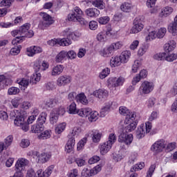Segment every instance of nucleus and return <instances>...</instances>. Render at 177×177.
Instances as JSON below:
<instances>
[{
  "instance_id": "nucleus-1",
  "label": "nucleus",
  "mask_w": 177,
  "mask_h": 177,
  "mask_svg": "<svg viewBox=\"0 0 177 177\" xmlns=\"http://www.w3.org/2000/svg\"><path fill=\"white\" fill-rule=\"evenodd\" d=\"M68 20V21H77L82 26H88V21L84 18V12L78 6L75 7L72 12L69 13Z\"/></svg>"
},
{
  "instance_id": "nucleus-2",
  "label": "nucleus",
  "mask_w": 177,
  "mask_h": 177,
  "mask_svg": "<svg viewBox=\"0 0 177 177\" xmlns=\"http://www.w3.org/2000/svg\"><path fill=\"white\" fill-rule=\"evenodd\" d=\"M39 16H41L43 20L39 24V28L41 30H46V28L50 27V26L55 23L53 17L45 12H39Z\"/></svg>"
},
{
  "instance_id": "nucleus-3",
  "label": "nucleus",
  "mask_w": 177,
  "mask_h": 177,
  "mask_svg": "<svg viewBox=\"0 0 177 177\" xmlns=\"http://www.w3.org/2000/svg\"><path fill=\"white\" fill-rule=\"evenodd\" d=\"M153 91H154V83L145 80L141 84L138 89V95L140 96L150 95Z\"/></svg>"
},
{
  "instance_id": "nucleus-4",
  "label": "nucleus",
  "mask_w": 177,
  "mask_h": 177,
  "mask_svg": "<svg viewBox=\"0 0 177 177\" xmlns=\"http://www.w3.org/2000/svg\"><path fill=\"white\" fill-rule=\"evenodd\" d=\"M32 157L35 160L36 162L39 164H45L48 162V160H50L52 153L50 152H43L41 154L37 151H34L32 153Z\"/></svg>"
},
{
  "instance_id": "nucleus-5",
  "label": "nucleus",
  "mask_w": 177,
  "mask_h": 177,
  "mask_svg": "<svg viewBox=\"0 0 177 177\" xmlns=\"http://www.w3.org/2000/svg\"><path fill=\"white\" fill-rule=\"evenodd\" d=\"M136 118V115L134 113L131 114V117L127 116L124 120V124L127 125L125 127V131L127 133H129V132H133L136 129V127H138V123L135 122V119Z\"/></svg>"
},
{
  "instance_id": "nucleus-6",
  "label": "nucleus",
  "mask_w": 177,
  "mask_h": 177,
  "mask_svg": "<svg viewBox=\"0 0 177 177\" xmlns=\"http://www.w3.org/2000/svg\"><path fill=\"white\" fill-rule=\"evenodd\" d=\"M65 113L66 109H64L63 106L53 109L50 115V124H53V125L56 124L59 120V116L64 115Z\"/></svg>"
},
{
  "instance_id": "nucleus-7",
  "label": "nucleus",
  "mask_w": 177,
  "mask_h": 177,
  "mask_svg": "<svg viewBox=\"0 0 177 177\" xmlns=\"http://www.w3.org/2000/svg\"><path fill=\"white\" fill-rule=\"evenodd\" d=\"M10 118H15L14 120V124L16 127H21L26 122L24 115H22L21 112L18 110H14L10 113Z\"/></svg>"
},
{
  "instance_id": "nucleus-8",
  "label": "nucleus",
  "mask_w": 177,
  "mask_h": 177,
  "mask_svg": "<svg viewBox=\"0 0 177 177\" xmlns=\"http://www.w3.org/2000/svg\"><path fill=\"white\" fill-rule=\"evenodd\" d=\"M145 28L143 21L140 17H137L133 22V26L130 30V34H139Z\"/></svg>"
},
{
  "instance_id": "nucleus-9",
  "label": "nucleus",
  "mask_w": 177,
  "mask_h": 177,
  "mask_svg": "<svg viewBox=\"0 0 177 177\" xmlns=\"http://www.w3.org/2000/svg\"><path fill=\"white\" fill-rule=\"evenodd\" d=\"M165 140L163 139L157 140L151 146V151L155 154L162 153L165 150Z\"/></svg>"
},
{
  "instance_id": "nucleus-10",
  "label": "nucleus",
  "mask_w": 177,
  "mask_h": 177,
  "mask_svg": "<svg viewBox=\"0 0 177 177\" xmlns=\"http://www.w3.org/2000/svg\"><path fill=\"white\" fill-rule=\"evenodd\" d=\"M71 82H73V77L68 75H64L57 78L56 84L57 86H66V85H70Z\"/></svg>"
},
{
  "instance_id": "nucleus-11",
  "label": "nucleus",
  "mask_w": 177,
  "mask_h": 177,
  "mask_svg": "<svg viewBox=\"0 0 177 177\" xmlns=\"http://www.w3.org/2000/svg\"><path fill=\"white\" fill-rule=\"evenodd\" d=\"M28 164H30V161L28 160L25 158H19L15 162V171L23 172Z\"/></svg>"
},
{
  "instance_id": "nucleus-12",
  "label": "nucleus",
  "mask_w": 177,
  "mask_h": 177,
  "mask_svg": "<svg viewBox=\"0 0 177 177\" xmlns=\"http://www.w3.org/2000/svg\"><path fill=\"white\" fill-rule=\"evenodd\" d=\"M30 27H31V24L30 23H26L24 24L19 30H15L11 32V35L12 37H16V35H22L26 37V32L30 30Z\"/></svg>"
},
{
  "instance_id": "nucleus-13",
  "label": "nucleus",
  "mask_w": 177,
  "mask_h": 177,
  "mask_svg": "<svg viewBox=\"0 0 177 177\" xmlns=\"http://www.w3.org/2000/svg\"><path fill=\"white\" fill-rule=\"evenodd\" d=\"M109 85H112L114 88H117L118 86H122L124 83L125 82V79L122 77H109L107 80Z\"/></svg>"
},
{
  "instance_id": "nucleus-14",
  "label": "nucleus",
  "mask_w": 177,
  "mask_h": 177,
  "mask_svg": "<svg viewBox=\"0 0 177 177\" xmlns=\"http://www.w3.org/2000/svg\"><path fill=\"white\" fill-rule=\"evenodd\" d=\"M120 143H125L127 146H129L133 142V135L122 133L118 137Z\"/></svg>"
},
{
  "instance_id": "nucleus-15",
  "label": "nucleus",
  "mask_w": 177,
  "mask_h": 177,
  "mask_svg": "<svg viewBox=\"0 0 177 177\" xmlns=\"http://www.w3.org/2000/svg\"><path fill=\"white\" fill-rule=\"evenodd\" d=\"M26 53L29 57H32L38 53H42V48L38 46H31L26 48Z\"/></svg>"
},
{
  "instance_id": "nucleus-16",
  "label": "nucleus",
  "mask_w": 177,
  "mask_h": 177,
  "mask_svg": "<svg viewBox=\"0 0 177 177\" xmlns=\"http://www.w3.org/2000/svg\"><path fill=\"white\" fill-rule=\"evenodd\" d=\"M93 95L95 96V97H98L100 100H104L109 97V91L103 88H100L93 91Z\"/></svg>"
},
{
  "instance_id": "nucleus-17",
  "label": "nucleus",
  "mask_w": 177,
  "mask_h": 177,
  "mask_svg": "<svg viewBox=\"0 0 177 177\" xmlns=\"http://www.w3.org/2000/svg\"><path fill=\"white\" fill-rule=\"evenodd\" d=\"M54 168L55 167H53V165H51L46 168L45 171H43L42 169H40L37 170V176H36V177H49L50 175H52Z\"/></svg>"
},
{
  "instance_id": "nucleus-18",
  "label": "nucleus",
  "mask_w": 177,
  "mask_h": 177,
  "mask_svg": "<svg viewBox=\"0 0 177 177\" xmlns=\"http://www.w3.org/2000/svg\"><path fill=\"white\" fill-rule=\"evenodd\" d=\"M13 81L11 79L6 77L3 75H0V89H5L6 86L12 85Z\"/></svg>"
},
{
  "instance_id": "nucleus-19",
  "label": "nucleus",
  "mask_w": 177,
  "mask_h": 177,
  "mask_svg": "<svg viewBox=\"0 0 177 177\" xmlns=\"http://www.w3.org/2000/svg\"><path fill=\"white\" fill-rule=\"evenodd\" d=\"M147 30L148 32L145 37V41L147 42H150L157 38V32L154 30H152L151 27L148 28Z\"/></svg>"
},
{
  "instance_id": "nucleus-20",
  "label": "nucleus",
  "mask_w": 177,
  "mask_h": 177,
  "mask_svg": "<svg viewBox=\"0 0 177 177\" xmlns=\"http://www.w3.org/2000/svg\"><path fill=\"white\" fill-rule=\"evenodd\" d=\"M174 12V8L171 6H166L162 8L159 14L160 17H168Z\"/></svg>"
},
{
  "instance_id": "nucleus-21",
  "label": "nucleus",
  "mask_w": 177,
  "mask_h": 177,
  "mask_svg": "<svg viewBox=\"0 0 177 177\" xmlns=\"http://www.w3.org/2000/svg\"><path fill=\"white\" fill-rule=\"evenodd\" d=\"M85 13L88 17H97L100 15V10L95 8H91L86 9Z\"/></svg>"
},
{
  "instance_id": "nucleus-22",
  "label": "nucleus",
  "mask_w": 177,
  "mask_h": 177,
  "mask_svg": "<svg viewBox=\"0 0 177 177\" xmlns=\"http://www.w3.org/2000/svg\"><path fill=\"white\" fill-rule=\"evenodd\" d=\"M111 147H113L109 142H105L100 145V151L102 156H104V154H107L111 150Z\"/></svg>"
},
{
  "instance_id": "nucleus-23",
  "label": "nucleus",
  "mask_w": 177,
  "mask_h": 177,
  "mask_svg": "<svg viewBox=\"0 0 177 177\" xmlns=\"http://www.w3.org/2000/svg\"><path fill=\"white\" fill-rule=\"evenodd\" d=\"M175 48H176V42L174 40H170L165 44L164 50L166 53H169V52H172Z\"/></svg>"
},
{
  "instance_id": "nucleus-24",
  "label": "nucleus",
  "mask_w": 177,
  "mask_h": 177,
  "mask_svg": "<svg viewBox=\"0 0 177 177\" xmlns=\"http://www.w3.org/2000/svg\"><path fill=\"white\" fill-rule=\"evenodd\" d=\"M64 70V66L63 65L59 64L54 66L51 71V75L56 77L60 75Z\"/></svg>"
},
{
  "instance_id": "nucleus-25",
  "label": "nucleus",
  "mask_w": 177,
  "mask_h": 177,
  "mask_svg": "<svg viewBox=\"0 0 177 177\" xmlns=\"http://www.w3.org/2000/svg\"><path fill=\"white\" fill-rule=\"evenodd\" d=\"M74 146H75V139L70 138L65 145V151L66 153H71L74 150Z\"/></svg>"
},
{
  "instance_id": "nucleus-26",
  "label": "nucleus",
  "mask_w": 177,
  "mask_h": 177,
  "mask_svg": "<svg viewBox=\"0 0 177 177\" xmlns=\"http://www.w3.org/2000/svg\"><path fill=\"white\" fill-rule=\"evenodd\" d=\"M119 113L120 114H121V115H125L126 118L127 117H129L131 118V117H132V114H133L134 115H136V112L129 111V109H128V108L125 106H120Z\"/></svg>"
},
{
  "instance_id": "nucleus-27",
  "label": "nucleus",
  "mask_w": 177,
  "mask_h": 177,
  "mask_svg": "<svg viewBox=\"0 0 177 177\" xmlns=\"http://www.w3.org/2000/svg\"><path fill=\"white\" fill-rule=\"evenodd\" d=\"M67 59V51L62 50L55 57L56 63H63Z\"/></svg>"
},
{
  "instance_id": "nucleus-28",
  "label": "nucleus",
  "mask_w": 177,
  "mask_h": 177,
  "mask_svg": "<svg viewBox=\"0 0 177 177\" xmlns=\"http://www.w3.org/2000/svg\"><path fill=\"white\" fill-rule=\"evenodd\" d=\"M129 57H131V51L129 50H124L122 52V53L119 56L121 62L123 64L128 63V62L129 61Z\"/></svg>"
},
{
  "instance_id": "nucleus-29",
  "label": "nucleus",
  "mask_w": 177,
  "mask_h": 177,
  "mask_svg": "<svg viewBox=\"0 0 177 177\" xmlns=\"http://www.w3.org/2000/svg\"><path fill=\"white\" fill-rule=\"evenodd\" d=\"M17 82L19 85V88H21V89H23L24 91H26V89L28 88V85H30V80L25 77L17 80Z\"/></svg>"
},
{
  "instance_id": "nucleus-30",
  "label": "nucleus",
  "mask_w": 177,
  "mask_h": 177,
  "mask_svg": "<svg viewBox=\"0 0 177 177\" xmlns=\"http://www.w3.org/2000/svg\"><path fill=\"white\" fill-rule=\"evenodd\" d=\"M91 3L95 8H97V9H100V10H103V9H105L106 8V3H104V0H94Z\"/></svg>"
},
{
  "instance_id": "nucleus-31",
  "label": "nucleus",
  "mask_w": 177,
  "mask_h": 177,
  "mask_svg": "<svg viewBox=\"0 0 177 177\" xmlns=\"http://www.w3.org/2000/svg\"><path fill=\"white\" fill-rule=\"evenodd\" d=\"M88 137H89V135H87L79 141V142L77 145V151H82V149H84L85 145H86V142H88Z\"/></svg>"
},
{
  "instance_id": "nucleus-32",
  "label": "nucleus",
  "mask_w": 177,
  "mask_h": 177,
  "mask_svg": "<svg viewBox=\"0 0 177 177\" xmlns=\"http://www.w3.org/2000/svg\"><path fill=\"white\" fill-rule=\"evenodd\" d=\"M76 102L77 103H81L82 104L86 105L88 104V98H86V95L84 93H80L76 96Z\"/></svg>"
},
{
  "instance_id": "nucleus-33",
  "label": "nucleus",
  "mask_w": 177,
  "mask_h": 177,
  "mask_svg": "<svg viewBox=\"0 0 177 177\" xmlns=\"http://www.w3.org/2000/svg\"><path fill=\"white\" fill-rule=\"evenodd\" d=\"M122 63V62H121V59L118 56H114L111 58L110 66L112 68L118 67V66H121Z\"/></svg>"
},
{
  "instance_id": "nucleus-34",
  "label": "nucleus",
  "mask_w": 177,
  "mask_h": 177,
  "mask_svg": "<svg viewBox=\"0 0 177 177\" xmlns=\"http://www.w3.org/2000/svg\"><path fill=\"white\" fill-rule=\"evenodd\" d=\"M92 139L94 143H99L100 139H102V133L99 130H93Z\"/></svg>"
},
{
  "instance_id": "nucleus-35",
  "label": "nucleus",
  "mask_w": 177,
  "mask_h": 177,
  "mask_svg": "<svg viewBox=\"0 0 177 177\" xmlns=\"http://www.w3.org/2000/svg\"><path fill=\"white\" fill-rule=\"evenodd\" d=\"M145 135H146L145 124H141L137 129L136 136L138 139H142V138H145Z\"/></svg>"
},
{
  "instance_id": "nucleus-36",
  "label": "nucleus",
  "mask_w": 177,
  "mask_h": 177,
  "mask_svg": "<svg viewBox=\"0 0 177 177\" xmlns=\"http://www.w3.org/2000/svg\"><path fill=\"white\" fill-rule=\"evenodd\" d=\"M111 106H113V102H110L106 104V105L101 109L100 116L105 117L106 114L110 111V109H111Z\"/></svg>"
},
{
  "instance_id": "nucleus-37",
  "label": "nucleus",
  "mask_w": 177,
  "mask_h": 177,
  "mask_svg": "<svg viewBox=\"0 0 177 177\" xmlns=\"http://www.w3.org/2000/svg\"><path fill=\"white\" fill-rule=\"evenodd\" d=\"M88 121L90 122H95V121H97L99 118V112L96 111H92L91 109V112L89 113Z\"/></svg>"
},
{
  "instance_id": "nucleus-38",
  "label": "nucleus",
  "mask_w": 177,
  "mask_h": 177,
  "mask_svg": "<svg viewBox=\"0 0 177 177\" xmlns=\"http://www.w3.org/2000/svg\"><path fill=\"white\" fill-rule=\"evenodd\" d=\"M31 131L33 133H41L44 131V124L37 122V124L32 126Z\"/></svg>"
},
{
  "instance_id": "nucleus-39",
  "label": "nucleus",
  "mask_w": 177,
  "mask_h": 177,
  "mask_svg": "<svg viewBox=\"0 0 177 177\" xmlns=\"http://www.w3.org/2000/svg\"><path fill=\"white\" fill-rule=\"evenodd\" d=\"M91 108H82L77 110V113L80 117H88L91 113Z\"/></svg>"
},
{
  "instance_id": "nucleus-40",
  "label": "nucleus",
  "mask_w": 177,
  "mask_h": 177,
  "mask_svg": "<svg viewBox=\"0 0 177 177\" xmlns=\"http://www.w3.org/2000/svg\"><path fill=\"white\" fill-rule=\"evenodd\" d=\"M42 75L41 73H33L30 78V82L31 84H37L41 81Z\"/></svg>"
},
{
  "instance_id": "nucleus-41",
  "label": "nucleus",
  "mask_w": 177,
  "mask_h": 177,
  "mask_svg": "<svg viewBox=\"0 0 177 177\" xmlns=\"http://www.w3.org/2000/svg\"><path fill=\"white\" fill-rule=\"evenodd\" d=\"M176 149V142H169L167 144H165V151L167 153H169L171 151H173V150H175Z\"/></svg>"
},
{
  "instance_id": "nucleus-42",
  "label": "nucleus",
  "mask_w": 177,
  "mask_h": 177,
  "mask_svg": "<svg viewBox=\"0 0 177 177\" xmlns=\"http://www.w3.org/2000/svg\"><path fill=\"white\" fill-rule=\"evenodd\" d=\"M113 53V48L109 46L108 48H105L100 52V55L103 57H109L110 55Z\"/></svg>"
},
{
  "instance_id": "nucleus-43",
  "label": "nucleus",
  "mask_w": 177,
  "mask_h": 177,
  "mask_svg": "<svg viewBox=\"0 0 177 177\" xmlns=\"http://www.w3.org/2000/svg\"><path fill=\"white\" fill-rule=\"evenodd\" d=\"M50 136H51L50 131L46 130L44 132L39 134L37 138H38V139L45 140V139H49V138H50Z\"/></svg>"
},
{
  "instance_id": "nucleus-44",
  "label": "nucleus",
  "mask_w": 177,
  "mask_h": 177,
  "mask_svg": "<svg viewBox=\"0 0 177 177\" xmlns=\"http://www.w3.org/2000/svg\"><path fill=\"white\" fill-rule=\"evenodd\" d=\"M66 126L67 124H66V122H62L59 124H57L55 126V133L58 134L62 133V132H63L64 129H66Z\"/></svg>"
},
{
  "instance_id": "nucleus-45",
  "label": "nucleus",
  "mask_w": 177,
  "mask_h": 177,
  "mask_svg": "<svg viewBox=\"0 0 177 177\" xmlns=\"http://www.w3.org/2000/svg\"><path fill=\"white\" fill-rule=\"evenodd\" d=\"M156 103H157V99L154 97H151L146 101V104L148 109H153V106L156 105Z\"/></svg>"
},
{
  "instance_id": "nucleus-46",
  "label": "nucleus",
  "mask_w": 177,
  "mask_h": 177,
  "mask_svg": "<svg viewBox=\"0 0 177 177\" xmlns=\"http://www.w3.org/2000/svg\"><path fill=\"white\" fill-rule=\"evenodd\" d=\"M120 9L122 10V12H125L126 13H128L130 10H132V4L129 3H123L120 6Z\"/></svg>"
},
{
  "instance_id": "nucleus-47",
  "label": "nucleus",
  "mask_w": 177,
  "mask_h": 177,
  "mask_svg": "<svg viewBox=\"0 0 177 177\" xmlns=\"http://www.w3.org/2000/svg\"><path fill=\"white\" fill-rule=\"evenodd\" d=\"M39 114V112L38 111V109H35L32 113V115L29 116L28 118V124H32L37 120V116Z\"/></svg>"
},
{
  "instance_id": "nucleus-48",
  "label": "nucleus",
  "mask_w": 177,
  "mask_h": 177,
  "mask_svg": "<svg viewBox=\"0 0 177 177\" xmlns=\"http://www.w3.org/2000/svg\"><path fill=\"white\" fill-rule=\"evenodd\" d=\"M145 162H140L136 164L133 167L130 169L131 172H136L138 171H140L145 168Z\"/></svg>"
},
{
  "instance_id": "nucleus-49",
  "label": "nucleus",
  "mask_w": 177,
  "mask_h": 177,
  "mask_svg": "<svg viewBox=\"0 0 177 177\" xmlns=\"http://www.w3.org/2000/svg\"><path fill=\"white\" fill-rule=\"evenodd\" d=\"M15 38L12 41V45H17V44H21L24 39H26V37L23 35H16L14 36Z\"/></svg>"
},
{
  "instance_id": "nucleus-50",
  "label": "nucleus",
  "mask_w": 177,
  "mask_h": 177,
  "mask_svg": "<svg viewBox=\"0 0 177 177\" xmlns=\"http://www.w3.org/2000/svg\"><path fill=\"white\" fill-rule=\"evenodd\" d=\"M15 38L12 41V45H17V44H21L24 39H26V37L23 35H16L14 36Z\"/></svg>"
},
{
  "instance_id": "nucleus-51",
  "label": "nucleus",
  "mask_w": 177,
  "mask_h": 177,
  "mask_svg": "<svg viewBox=\"0 0 177 177\" xmlns=\"http://www.w3.org/2000/svg\"><path fill=\"white\" fill-rule=\"evenodd\" d=\"M110 68H104L99 74V78L100 80H104L107 76L110 75Z\"/></svg>"
},
{
  "instance_id": "nucleus-52",
  "label": "nucleus",
  "mask_w": 177,
  "mask_h": 177,
  "mask_svg": "<svg viewBox=\"0 0 177 177\" xmlns=\"http://www.w3.org/2000/svg\"><path fill=\"white\" fill-rule=\"evenodd\" d=\"M116 141H117V136H115V133H110L106 142L113 147V145L115 143Z\"/></svg>"
},
{
  "instance_id": "nucleus-53",
  "label": "nucleus",
  "mask_w": 177,
  "mask_h": 177,
  "mask_svg": "<svg viewBox=\"0 0 177 177\" xmlns=\"http://www.w3.org/2000/svg\"><path fill=\"white\" fill-rule=\"evenodd\" d=\"M59 45L60 46H68L71 45L72 42L71 40L68 38H63V39H59Z\"/></svg>"
},
{
  "instance_id": "nucleus-54",
  "label": "nucleus",
  "mask_w": 177,
  "mask_h": 177,
  "mask_svg": "<svg viewBox=\"0 0 177 177\" xmlns=\"http://www.w3.org/2000/svg\"><path fill=\"white\" fill-rule=\"evenodd\" d=\"M110 46L112 50H118L124 46V43L122 41H117L113 43Z\"/></svg>"
},
{
  "instance_id": "nucleus-55",
  "label": "nucleus",
  "mask_w": 177,
  "mask_h": 177,
  "mask_svg": "<svg viewBox=\"0 0 177 177\" xmlns=\"http://www.w3.org/2000/svg\"><path fill=\"white\" fill-rule=\"evenodd\" d=\"M69 114H77L78 113V109H77V104L75 102H72L68 107Z\"/></svg>"
},
{
  "instance_id": "nucleus-56",
  "label": "nucleus",
  "mask_w": 177,
  "mask_h": 177,
  "mask_svg": "<svg viewBox=\"0 0 177 177\" xmlns=\"http://www.w3.org/2000/svg\"><path fill=\"white\" fill-rule=\"evenodd\" d=\"M169 32H171L173 35H177V24L172 22L168 27Z\"/></svg>"
},
{
  "instance_id": "nucleus-57",
  "label": "nucleus",
  "mask_w": 177,
  "mask_h": 177,
  "mask_svg": "<svg viewBox=\"0 0 177 177\" xmlns=\"http://www.w3.org/2000/svg\"><path fill=\"white\" fill-rule=\"evenodd\" d=\"M46 117H48V114H46V112H42L41 113H40L37 119L38 124H44L46 122Z\"/></svg>"
},
{
  "instance_id": "nucleus-58",
  "label": "nucleus",
  "mask_w": 177,
  "mask_h": 177,
  "mask_svg": "<svg viewBox=\"0 0 177 177\" xmlns=\"http://www.w3.org/2000/svg\"><path fill=\"white\" fill-rule=\"evenodd\" d=\"M18 93H20V88L17 87L12 86L8 90V95H18Z\"/></svg>"
},
{
  "instance_id": "nucleus-59",
  "label": "nucleus",
  "mask_w": 177,
  "mask_h": 177,
  "mask_svg": "<svg viewBox=\"0 0 177 177\" xmlns=\"http://www.w3.org/2000/svg\"><path fill=\"white\" fill-rule=\"evenodd\" d=\"M142 66V62L140 60H136L132 66V73H138V70Z\"/></svg>"
},
{
  "instance_id": "nucleus-60",
  "label": "nucleus",
  "mask_w": 177,
  "mask_h": 177,
  "mask_svg": "<svg viewBox=\"0 0 177 177\" xmlns=\"http://www.w3.org/2000/svg\"><path fill=\"white\" fill-rule=\"evenodd\" d=\"M176 59H177V54L171 53V54H168L167 55V53H165V60H166V62H174V60H176Z\"/></svg>"
},
{
  "instance_id": "nucleus-61",
  "label": "nucleus",
  "mask_w": 177,
  "mask_h": 177,
  "mask_svg": "<svg viewBox=\"0 0 177 177\" xmlns=\"http://www.w3.org/2000/svg\"><path fill=\"white\" fill-rule=\"evenodd\" d=\"M165 34H167V28H160L158 32H156L157 38H164L165 37Z\"/></svg>"
},
{
  "instance_id": "nucleus-62",
  "label": "nucleus",
  "mask_w": 177,
  "mask_h": 177,
  "mask_svg": "<svg viewBox=\"0 0 177 177\" xmlns=\"http://www.w3.org/2000/svg\"><path fill=\"white\" fill-rule=\"evenodd\" d=\"M79 175L80 172L78 171L77 169H71L67 174L68 177H78Z\"/></svg>"
},
{
  "instance_id": "nucleus-63",
  "label": "nucleus",
  "mask_w": 177,
  "mask_h": 177,
  "mask_svg": "<svg viewBox=\"0 0 177 177\" xmlns=\"http://www.w3.org/2000/svg\"><path fill=\"white\" fill-rule=\"evenodd\" d=\"M154 171H156V164H153L149 167V168L147 172L146 177L153 176V174H154Z\"/></svg>"
},
{
  "instance_id": "nucleus-64",
  "label": "nucleus",
  "mask_w": 177,
  "mask_h": 177,
  "mask_svg": "<svg viewBox=\"0 0 177 177\" xmlns=\"http://www.w3.org/2000/svg\"><path fill=\"white\" fill-rule=\"evenodd\" d=\"M155 60H165V53H158L153 55Z\"/></svg>"
}]
</instances>
